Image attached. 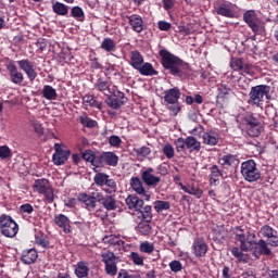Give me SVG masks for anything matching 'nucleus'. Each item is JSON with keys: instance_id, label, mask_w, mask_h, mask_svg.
<instances>
[{"instance_id": "f257e3e1", "label": "nucleus", "mask_w": 278, "mask_h": 278, "mask_svg": "<svg viewBox=\"0 0 278 278\" xmlns=\"http://www.w3.org/2000/svg\"><path fill=\"white\" fill-rule=\"evenodd\" d=\"M159 55L161 56L163 67L166 71H169L170 75H174L176 77H182V75H190V65L181 61V59H179L178 56H175V54L170 53L168 50H160Z\"/></svg>"}, {"instance_id": "f03ea898", "label": "nucleus", "mask_w": 278, "mask_h": 278, "mask_svg": "<svg viewBox=\"0 0 278 278\" xmlns=\"http://www.w3.org/2000/svg\"><path fill=\"white\" fill-rule=\"evenodd\" d=\"M248 103L260 108L264 103V97L270 99V86L257 85L251 88Z\"/></svg>"}, {"instance_id": "7ed1b4c3", "label": "nucleus", "mask_w": 278, "mask_h": 278, "mask_svg": "<svg viewBox=\"0 0 278 278\" xmlns=\"http://www.w3.org/2000/svg\"><path fill=\"white\" fill-rule=\"evenodd\" d=\"M241 175L245 181L253 184L260 181L262 173L257 168V164L253 160H248L241 164Z\"/></svg>"}, {"instance_id": "20e7f679", "label": "nucleus", "mask_w": 278, "mask_h": 278, "mask_svg": "<svg viewBox=\"0 0 278 278\" xmlns=\"http://www.w3.org/2000/svg\"><path fill=\"white\" fill-rule=\"evenodd\" d=\"M33 190L38 192L39 194H43L46 201L48 203H53L55 199V193L53 192V187L47 179H37L33 185Z\"/></svg>"}, {"instance_id": "39448f33", "label": "nucleus", "mask_w": 278, "mask_h": 278, "mask_svg": "<svg viewBox=\"0 0 278 278\" xmlns=\"http://www.w3.org/2000/svg\"><path fill=\"white\" fill-rule=\"evenodd\" d=\"M243 21L244 23H247V25H249L250 29H252L254 34H264L265 31L264 22L260 20V17L257 16V13L254 10L247 11L243 14Z\"/></svg>"}, {"instance_id": "423d86ee", "label": "nucleus", "mask_w": 278, "mask_h": 278, "mask_svg": "<svg viewBox=\"0 0 278 278\" xmlns=\"http://www.w3.org/2000/svg\"><path fill=\"white\" fill-rule=\"evenodd\" d=\"M0 229L5 238H14L18 233V224L11 216L2 215L0 217Z\"/></svg>"}, {"instance_id": "0eeeda50", "label": "nucleus", "mask_w": 278, "mask_h": 278, "mask_svg": "<svg viewBox=\"0 0 278 278\" xmlns=\"http://www.w3.org/2000/svg\"><path fill=\"white\" fill-rule=\"evenodd\" d=\"M102 262L105 265V273L110 277H116L118 273V256L114 255V252H103L101 254Z\"/></svg>"}, {"instance_id": "6e6552de", "label": "nucleus", "mask_w": 278, "mask_h": 278, "mask_svg": "<svg viewBox=\"0 0 278 278\" xmlns=\"http://www.w3.org/2000/svg\"><path fill=\"white\" fill-rule=\"evenodd\" d=\"M233 94V90L228 84H219L217 85V96H216V104L219 108H223L229 99H231V96Z\"/></svg>"}, {"instance_id": "1a4fd4ad", "label": "nucleus", "mask_w": 278, "mask_h": 278, "mask_svg": "<svg viewBox=\"0 0 278 278\" xmlns=\"http://www.w3.org/2000/svg\"><path fill=\"white\" fill-rule=\"evenodd\" d=\"M252 254L254 257L260 260L262 255H273V251H270V248H268V243L264 239H261L257 242L253 241Z\"/></svg>"}, {"instance_id": "9d476101", "label": "nucleus", "mask_w": 278, "mask_h": 278, "mask_svg": "<svg viewBox=\"0 0 278 278\" xmlns=\"http://www.w3.org/2000/svg\"><path fill=\"white\" fill-rule=\"evenodd\" d=\"M17 65L20 66L21 71H23L26 76L28 77L29 81H35L38 77V72L34 67V63L29 61V59H24L17 61Z\"/></svg>"}, {"instance_id": "9b49d317", "label": "nucleus", "mask_w": 278, "mask_h": 278, "mask_svg": "<svg viewBox=\"0 0 278 278\" xmlns=\"http://www.w3.org/2000/svg\"><path fill=\"white\" fill-rule=\"evenodd\" d=\"M7 71L9 73V77L12 84H15V86H21L23 81H25V76L22 74L21 71H18V67H16V64H14V62H10L9 64H7Z\"/></svg>"}, {"instance_id": "f8f14e48", "label": "nucleus", "mask_w": 278, "mask_h": 278, "mask_svg": "<svg viewBox=\"0 0 278 278\" xmlns=\"http://www.w3.org/2000/svg\"><path fill=\"white\" fill-rule=\"evenodd\" d=\"M236 10L238 7L231 2H224L220 3L216 8V12L219 16H225L226 18H235L236 17Z\"/></svg>"}, {"instance_id": "ddd939ff", "label": "nucleus", "mask_w": 278, "mask_h": 278, "mask_svg": "<svg viewBox=\"0 0 278 278\" xmlns=\"http://www.w3.org/2000/svg\"><path fill=\"white\" fill-rule=\"evenodd\" d=\"M208 184L211 187L220 186V179L225 176V172L218 165H212L210 168Z\"/></svg>"}, {"instance_id": "4468645a", "label": "nucleus", "mask_w": 278, "mask_h": 278, "mask_svg": "<svg viewBox=\"0 0 278 278\" xmlns=\"http://www.w3.org/2000/svg\"><path fill=\"white\" fill-rule=\"evenodd\" d=\"M54 151L55 153L52 156L53 163L55 166H62V164L68 160L71 152L67 150H62V144L60 143L54 144Z\"/></svg>"}, {"instance_id": "2eb2a0df", "label": "nucleus", "mask_w": 278, "mask_h": 278, "mask_svg": "<svg viewBox=\"0 0 278 278\" xmlns=\"http://www.w3.org/2000/svg\"><path fill=\"white\" fill-rule=\"evenodd\" d=\"M153 173H155V169H153V167H149L141 173V179L146 184V186H157V184L162 181V178L153 175Z\"/></svg>"}, {"instance_id": "dca6fc26", "label": "nucleus", "mask_w": 278, "mask_h": 278, "mask_svg": "<svg viewBox=\"0 0 278 278\" xmlns=\"http://www.w3.org/2000/svg\"><path fill=\"white\" fill-rule=\"evenodd\" d=\"M102 242L104 244H109V247H112L115 249V251H121L125 248V241L121 240V238L114 236V235H106L102 238Z\"/></svg>"}, {"instance_id": "f3484780", "label": "nucleus", "mask_w": 278, "mask_h": 278, "mask_svg": "<svg viewBox=\"0 0 278 278\" xmlns=\"http://www.w3.org/2000/svg\"><path fill=\"white\" fill-rule=\"evenodd\" d=\"M203 144L207 147H216L220 142V136L214 130H207L202 135Z\"/></svg>"}, {"instance_id": "a211bd4d", "label": "nucleus", "mask_w": 278, "mask_h": 278, "mask_svg": "<svg viewBox=\"0 0 278 278\" xmlns=\"http://www.w3.org/2000/svg\"><path fill=\"white\" fill-rule=\"evenodd\" d=\"M179 187L186 194H191V197H195V199H201V197H203V189L199 188L194 182L188 185L179 182Z\"/></svg>"}, {"instance_id": "6ab92c4d", "label": "nucleus", "mask_w": 278, "mask_h": 278, "mask_svg": "<svg viewBox=\"0 0 278 278\" xmlns=\"http://www.w3.org/2000/svg\"><path fill=\"white\" fill-rule=\"evenodd\" d=\"M192 249L195 257H205V254L207 253V244L205 243V240L201 238L193 241Z\"/></svg>"}, {"instance_id": "aec40b11", "label": "nucleus", "mask_w": 278, "mask_h": 278, "mask_svg": "<svg viewBox=\"0 0 278 278\" xmlns=\"http://www.w3.org/2000/svg\"><path fill=\"white\" fill-rule=\"evenodd\" d=\"M165 103H177L181 99V90L178 87H174L164 91L163 97Z\"/></svg>"}, {"instance_id": "412c9836", "label": "nucleus", "mask_w": 278, "mask_h": 278, "mask_svg": "<svg viewBox=\"0 0 278 278\" xmlns=\"http://www.w3.org/2000/svg\"><path fill=\"white\" fill-rule=\"evenodd\" d=\"M130 186L132 190L137 192V194H140L144 199V201L151 200V195L147 193V190H144V187H142V180H140V178L138 177L132 178L130 181Z\"/></svg>"}, {"instance_id": "4be33fe9", "label": "nucleus", "mask_w": 278, "mask_h": 278, "mask_svg": "<svg viewBox=\"0 0 278 278\" xmlns=\"http://www.w3.org/2000/svg\"><path fill=\"white\" fill-rule=\"evenodd\" d=\"M101 164H108L109 166H118V156L113 152H103L99 156V166Z\"/></svg>"}, {"instance_id": "5701e85b", "label": "nucleus", "mask_w": 278, "mask_h": 278, "mask_svg": "<svg viewBox=\"0 0 278 278\" xmlns=\"http://www.w3.org/2000/svg\"><path fill=\"white\" fill-rule=\"evenodd\" d=\"M125 93L118 91L115 97L109 98L106 100V103L109 108H112L113 110H119V108H123L125 105Z\"/></svg>"}, {"instance_id": "b1692460", "label": "nucleus", "mask_w": 278, "mask_h": 278, "mask_svg": "<svg viewBox=\"0 0 278 278\" xmlns=\"http://www.w3.org/2000/svg\"><path fill=\"white\" fill-rule=\"evenodd\" d=\"M126 205H128L130 210H135V212H140V208L144 207V201L138 198V195L131 194L126 198Z\"/></svg>"}, {"instance_id": "393cba45", "label": "nucleus", "mask_w": 278, "mask_h": 278, "mask_svg": "<svg viewBox=\"0 0 278 278\" xmlns=\"http://www.w3.org/2000/svg\"><path fill=\"white\" fill-rule=\"evenodd\" d=\"M54 223H55V225H58V227L63 229L64 233H71V231H72L71 219H68L66 217V215L60 214V215L55 216Z\"/></svg>"}, {"instance_id": "a878e982", "label": "nucleus", "mask_w": 278, "mask_h": 278, "mask_svg": "<svg viewBox=\"0 0 278 278\" xmlns=\"http://www.w3.org/2000/svg\"><path fill=\"white\" fill-rule=\"evenodd\" d=\"M40 94L47 101H58V90L51 85H45L40 90Z\"/></svg>"}, {"instance_id": "bb28decb", "label": "nucleus", "mask_w": 278, "mask_h": 278, "mask_svg": "<svg viewBox=\"0 0 278 278\" xmlns=\"http://www.w3.org/2000/svg\"><path fill=\"white\" fill-rule=\"evenodd\" d=\"M128 23L132 27L134 31H137V34H140V31L144 29V22L140 15H130L128 17Z\"/></svg>"}, {"instance_id": "cd10ccee", "label": "nucleus", "mask_w": 278, "mask_h": 278, "mask_svg": "<svg viewBox=\"0 0 278 278\" xmlns=\"http://www.w3.org/2000/svg\"><path fill=\"white\" fill-rule=\"evenodd\" d=\"M75 275L77 278H86L90 275V267L87 262L80 261L75 266Z\"/></svg>"}, {"instance_id": "c85d7f7f", "label": "nucleus", "mask_w": 278, "mask_h": 278, "mask_svg": "<svg viewBox=\"0 0 278 278\" xmlns=\"http://www.w3.org/2000/svg\"><path fill=\"white\" fill-rule=\"evenodd\" d=\"M83 105H85V108H97V110H103V102L97 101V98L92 94H86L83 97Z\"/></svg>"}, {"instance_id": "c756f323", "label": "nucleus", "mask_w": 278, "mask_h": 278, "mask_svg": "<svg viewBox=\"0 0 278 278\" xmlns=\"http://www.w3.org/2000/svg\"><path fill=\"white\" fill-rule=\"evenodd\" d=\"M144 64V58L138 51L130 52V65L138 71Z\"/></svg>"}, {"instance_id": "7c9ffc66", "label": "nucleus", "mask_w": 278, "mask_h": 278, "mask_svg": "<svg viewBox=\"0 0 278 278\" xmlns=\"http://www.w3.org/2000/svg\"><path fill=\"white\" fill-rule=\"evenodd\" d=\"M102 207L108 210V212H114L118 205L116 204V198L114 195L103 197L101 200Z\"/></svg>"}, {"instance_id": "2f4dec72", "label": "nucleus", "mask_w": 278, "mask_h": 278, "mask_svg": "<svg viewBox=\"0 0 278 278\" xmlns=\"http://www.w3.org/2000/svg\"><path fill=\"white\" fill-rule=\"evenodd\" d=\"M187 149L190 153H199L201 151V141L195 137L189 136L186 138Z\"/></svg>"}, {"instance_id": "473e14b6", "label": "nucleus", "mask_w": 278, "mask_h": 278, "mask_svg": "<svg viewBox=\"0 0 278 278\" xmlns=\"http://www.w3.org/2000/svg\"><path fill=\"white\" fill-rule=\"evenodd\" d=\"M110 86H112V84L105 78H98L94 84L96 90H98L99 92H104V94L111 93Z\"/></svg>"}, {"instance_id": "72a5a7b5", "label": "nucleus", "mask_w": 278, "mask_h": 278, "mask_svg": "<svg viewBox=\"0 0 278 278\" xmlns=\"http://www.w3.org/2000/svg\"><path fill=\"white\" fill-rule=\"evenodd\" d=\"M137 71L140 75H143V77H153V75H157V71H155L153 65L149 62L143 63Z\"/></svg>"}, {"instance_id": "f704fd0d", "label": "nucleus", "mask_w": 278, "mask_h": 278, "mask_svg": "<svg viewBox=\"0 0 278 278\" xmlns=\"http://www.w3.org/2000/svg\"><path fill=\"white\" fill-rule=\"evenodd\" d=\"M21 260L23 264H27V265L34 264V262L38 260V252H36L35 249H30L22 254Z\"/></svg>"}, {"instance_id": "c9c22d12", "label": "nucleus", "mask_w": 278, "mask_h": 278, "mask_svg": "<svg viewBox=\"0 0 278 278\" xmlns=\"http://www.w3.org/2000/svg\"><path fill=\"white\" fill-rule=\"evenodd\" d=\"M138 218L141 220H153V212L151 205L142 206L139 211H137Z\"/></svg>"}, {"instance_id": "e433bc0d", "label": "nucleus", "mask_w": 278, "mask_h": 278, "mask_svg": "<svg viewBox=\"0 0 278 278\" xmlns=\"http://www.w3.org/2000/svg\"><path fill=\"white\" fill-rule=\"evenodd\" d=\"M101 49L106 51V53H114V51H116V41L110 37H106L101 42Z\"/></svg>"}, {"instance_id": "4c0bfd02", "label": "nucleus", "mask_w": 278, "mask_h": 278, "mask_svg": "<svg viewBox=\"0 0 278 278\" xmlns=\"http://www.w3.org/2000/svg\"><path fill=\"white\" fill-rule=\"evenodd\" d=\"M78 201L85 203V207H87V210H94V207H97V202H94L93 199L86 193H79Z\"/></svg>"}, {"instance_id": "58836bf2", "label": "nucleus", "mask_w": 278, "mask_h": 278, "mask_svg": "<svg viewBox=\"0 0 278 278\" xmlns=\"http://www.w3.org/2000/svg\"><path fill=\"white\" fill-rule=\"evenodd\" d=\"M220 166H224V168H227L229 166H233V164H236V162H238V159H236V156H233V154H226L223 155L222 157H219L218 160Z\"/></svg>"}, {"instance_id": "ea45409f", "label": "nucleus", "mask_w": 278, "mask_h": 278, "mask_svg": "<svg viewBox=\"0 0 278 278\" xmlns=\"http://www.w3.org/2000/svg\"><path fill=\"white\" fill-rule=\"evenodd\" d=\"M83 160H85V162H89L92 166H99V156H96L92 150H86L83 153Z\"/></svg>"}, {"instance_id": "a19ab883", "label": "nucleus", "mask_w": 278, "mask_h": 278, "mask_svg": "<svg viewBox=\"0 0 278 278\" xmlns=\"http://www.w3.org/2000/svg\"><path fill=\"white\" fill-rule=\"evenodd\" d=\"M149 223H151V220L141 219L137 226L139 233L142 236H149V233H151V224Z\"/></svg>"}, {"instance_id": "79ce46f5", "label": "nucleus", "mask_w": 278, "mask_h": 278, "mask_svg": "<svg viewBox=\"0 0 278 278\" xmlns=\"http://www.w3.org/2000/svg\"><path fill=\"white\" fill-rule=\"evenodd\" d=\"M262 131H264V127L262 126V123L253 126H247L248 136H250L251 138H257V136H260Z\"/></svg>"}, {"instance_id": "37998d69", "label": "nucleus", "mask_w": 278, "mask_h": 278, "mask_svg": "<svg viewBox=\"0 0 278 278\" xmlns=\"http://www.w3.org/2000/svg\"><path fill=\"white\" fill-rule=\"evenodd\" d=\"M52 10L54 14H58L59 16H66V14H68V7L62 2H55L52 5Z\"/></svg>"}, {"instance_id": "c03bdc74", "label": "nucleus", "mask_w": 278, "mask_h": 278, "mask_svg": "<svg viewBox=\"0 0 278 278\" xmlns=\"http://www.w3.org/2000/svg\"><path fill=\"white\" fill-rule=\"evenodd\" d=\"M102 190L106 194H111V195L115 194L116 190H117L116 180L112 179V178H109V181L102 186Z\"/></svg>"}, {"instance_id": "a18cd8bd", "label": "nucleus", "mask_w": 278, "mask_h": 278, "mask_svg": "<svg viewBox=\"0 0 278 278\" xmlns=\"http://www.w3.org/2000/svg\"><path fill=\"white\" fill-rule=\"evenodd\" d=\"M154 210L157 214H162V212H166V211L170 210V202L156 200L154 202Z\"/></svg>"}, {"instance_id": "49530a36", "label": "nucleus", "mask_w": 278, "mask_h": 278, "mask_svg": "<svg viewBox=\"0 0 278 278\" xmlns=\"http://www.w3.org/2000/svg\"><path fill=\"white\" fill-rule=\"evenodd\" d=\"M135 153L137 159L140 160V162H143V160H147L148 155H151V148L143 146L141 148L135 149Z\"/></svg>"}, {"instance_id": "de8ad7c7", "label": "nucleus", "mask_w": 278, "mask_h": 278, "mask_svg": "<svg viewBox=\"0 0 278 278\" xmlns=\"http://www.w3.org/2000/svg\"><path fill=\"white\" fill-rule=\"evenodd\" d=\"M166 109L168 110L170 116H177V114L181 112V104H179V101L166 102Z\"/></svg>"}, {"instance_id": "09e8293b", "label": "nucleus", "mask_w": 278, "mask_h": 278, "mask_svg": "<svg viewBox=\"0 0 278 278\" xmlns=\"http://www.w3.org/2000/svg\"><path fill=\"white\" fill-rule=\"evenodd\" d=\"M110 180V176L108 174L98 173L93 177V181L96 186H100V188H103V186Z\"/></svg>"}, {"instance_id": "8fccbe9b", "label": "nucleus", "mask_w": 278, "mask_h": 278, "mask_svg": "<svg viewBox=\"0 0 278 278\" xmlns=\"http://www.w3.org/2000/svg\"><path fill=\"white\" fill-rule=\"evenodd\" d=\"M260 233L263 236V238H273V236H277V230L270 227L269 225H264L261 228Z\"/></svg>"}, {"instance_id": "3c124183", "label": "nucleus", "mask_w": 278, "mask_h": 278, "mask_svg": "<svg viewBox=\"0 0 278 278\" xmlns=\"http://www.w3.org/2000/svg\"><path fill=\"white\" fill-rule=\"evenodd\" d=\"M17 166L20 175H24V177L29 175V161L23 160L22 162L17 163Z\"/></svg>"}, {"instance_id": "603ef678", "label": "nucleus", "mask_w": 278, "mask_h": 278, "mask_svg": "<svg viewBox=\"0 0 278 278\" xmlns=\"http://www.w3.org/2000/svg\"><path fill=\"white\" fill-rule=\"evenodd\" d=\"M139 251L141 253L151 254V253H153V251H155V245H153V243H151L149 241H143L139 245Z\"/></svg>"}, {"instance_id": "864d4df0", "label": "nucleus", "mask_w": 278, "mask_h": 278, "mask_svg": "<svg viewBox=\"0 0 278 278\" xmlns=\"http://www.w3.org/2000/svg\"><path fill=\"white\" fill-rule=\"evenodd\" d=\"M79 121H80L83 127H87L88 129H92V128L97 127V122L91 119L88 116H80Z\"/></svg>"}, {"instance_id": "5fc2aeb1", "label": "nucleus", "mask_w": 278, "mask_h": 278, "mask_svg": "<svg viewBox=\"0 0 278 278\" xmlns=\"http://www.w3.org/2000/svg\"><path fill=\"white\" fill-rule=\"evenodd\" d=\"M162 153L165 154L167 160H173L175 157V148H173V144L167 143L162 148Z\"/></svg>"}, {"instance_id": "6e6d98bb", "label": "nucleus", "mask_w": 278, "mask_h": 278, "mask_svg": "<svg viewBox=\"0 0 278 278\" xmlns=\"http://www.w3.org/2000/svg\"><path fill=\"white\" fill-rule=\"evenodd\" d=\"M244 122L247 127H251L253 125H260L262 123L260 119H257V117L253 116V114L245 115Z\"/></svg>"}, {"instance_id": "4d7b16f0", "label": "nucleus", "mask_w": 278, "mask_h": 278, "mask_svg": "<svg viewBox=\"0 0 278 278\" xmlns=\"http://www.w3.org/2000/svg\"><path fill=\"white\" fill-rule=\"evenodd\" d=\"M175 144H176V151L177 153H184V151H186L187 149V143H186V139L184 138H178L176 141H175Z\"/></svg>"}, {"instance_id": "13d9d810", "label": "nucleus", "mask_w": 278, "mask_h": 278, "mask_svg": "<svg viewBox=\"0 0 278 278\" xmlns=\"http://www.w3.org/2000/svg\"><path fill=\"white\" fill-rule=\"evenodd\" d=\"M130 258L136 266H144V258L138 252H131Z\"/></svg>"}, {"instance_id": "bf43d9fd", "label": "nucleus", "mask_w": 278, "mask_h": 278, "mask_svg": "<svg viewBox=\"0 0 278 278\" xmlns=\"http://www.w3.org/2000/svg\"><path fill=\"white\" fill-rule=\"evenodd\" d=\"M233 233L237 237V240L239 242H244V240H247V237L244 236V230L242 229V227L240 226L235 227Z\"/></svg>"}, {"instance_id": "052dcab7", "label": "nucleus", "mask_w": 278, "mask_h": 278, "mask_svg": "<svg viewBox=\"0 0 278 278\" xmlns=\"http://www.w3.org/2000/svg\"><path fill=\"white\" fill-rule=\"evenodd\" d=\"M8 157H12V151L8 146L0 147V159L8 160Z\"/></svg>"}, {"instance_id": "680f3d73", "label": "nucleus", "mask_w": 278, "mask_h": 278, "mask_svg": "<svg viewBox=\"0 0 278 278\" xmlns=\"http://www.w3.org/2000/svg\"><path fill=\"white\" fill-rule=\"evenodd\" d=\"M231 253L233 257H237L239 260V262H247V255H244V253H242L239 248H232Z\"/></svg>"}, {"instance_id": "e2e57ef3", "label": "nucleus", "mask_w": 278, "mask_h": 278, "mask_svg": "<svg viewBox=\"0 0 278 278\" xmlns=\"http://www.w3.org/2000/svg\"><path fill=\"white\" fill-rule=\"evenodd\" d=\"M169 268L172 273H181L184 265H181V262L179 261H172L169 263Z\"/></svg>"}, {"instance_id": "0e129e2a", "label": "nucleus", "mask_w": 278, "mask_h": 278, "mask_svg": "<svg viewBox=\"0 0 278 278\" xmlns=\"http://www.w3.org/2000/svg\"><path fill=\"white\" fill-rule=\"evenodd\" d=\"M21 214H33L34 213V206L29 203L22 204L20 206Z\"/></svg>"}, {"instance_id": "69168bd1", "label": "nucleus", "mask_w": 278, "mask_h": 278, "mask_svg": "<svg viewBox=\"0 0 278 278\" xmlns=\"http://www.w3.org/2000/svg\"><path fill=\"white\" fill-rule=\"evenodd\" d=\"M72 16L74 18H84V10L79 7L72 8Z\"/></svg>"}, {"instance_id": "338daca9", "label": "nucleus", "mask_w": 278, "mask_h": 278, "mask_svg": "<svg viewBox=\"0 0 278 278\" xmlns=\"http://www.w3.org/2000/svg\"><path fill=\"white\" fill-rule=\"evenodd\" d=\"M122 142L123 140H121V137L116 135L111 136L109 139V144H111V147H121Z\"/></svg>"}, {"instance_id": "774afa93", "label": "nucleus", "mask_w": 278, "mask_h": 278, "mask_svg": "<svg viewBox=\"0 0 278 278\" xmlns=\"http://www.w3.org/2000/svg\"><path fill=\"white\" fill-rule=\"evenodd\" d=\"M157 25L161 31H170V27H173V25L166 21H160Z\"/></svg>"}]
</instances>
